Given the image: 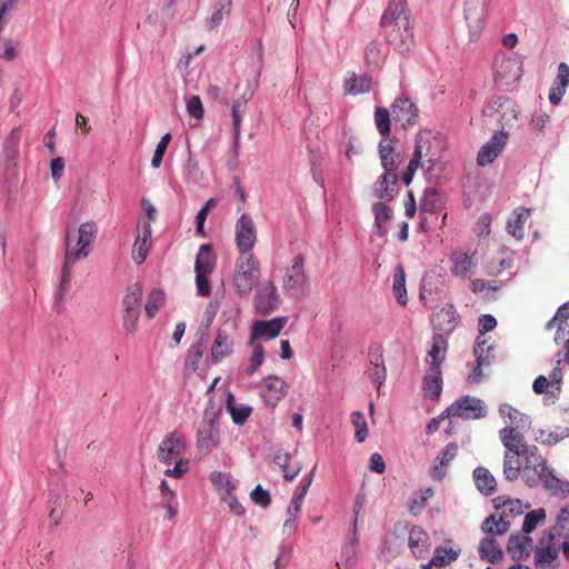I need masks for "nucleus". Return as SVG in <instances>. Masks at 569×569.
<instances>
[{
	"mask_svg": "<svg viewBox=\"0 0 569 569\" xmlns=\"http://www.w3.org/2000/svg\"><path fill=\"white\" fill-rule=\"evenodd\" d=\"M186 437L177 431L167 433L160 441L157 449V459L167 465L163 471L166 476L181 479L189 468V460L186 458Z\"/></svg>",
	"mask_w": 569,
	"mask_h": 569,
	"instance_id": "1",
	"label": "nucleus"
},
{
	"mask_svg": "<svg viewBox=\"0 0 569 569\" xmlns=\"http://www.w3.org/2000/svg\"><path fill=\"white\" fill-rule=\"evenodd\" d=\"M260 261L254 254H239L232 273V286L239 297H249L260 278Z\"/></svg>",
	"mask_w": 569,
	"mask_h": 569,
	"instance_id": "2",
	"label": "nucleus"
},
{
	"mask_svg": "<svg viewBox=\"0 0 569 569\" xmlns=\"http://www.w3.org/2000/svg\"><path fill=\"white\" fill-rule=\"evenodd\" d=\"M306 259L302 254L295 256L283 269L281 288L291 298H301L308 288V276L305 269Z\"/></svg>",
	"mask_w": 569,
	"mask_h": 569,
	"instance_id": "3",
	"label": "nucleus"
},
{
	"mask_svg": "<svg viewBox=\"0 0 569 569\" xmlns=\"http://www.w3.org/2000/svg\"><path fill=\"white\" fill-rule=\"evenodd\" d=\"M98 228L94 222L89 221L82 223L77 234L71 230L67 231L66 236V254L73 261L87 258L90 253V246L94 241Z\"/></svg>",
	"mask_w": 569,
	"mask_h": 569,
	"instance_id": "4",
	"label": "nucleus"
},
{
	"mask_svg": "<svg viewBox=\"0 0 569 569\" xmlns=\"http://www.w3.org/2000/svg\"><path fill=\"white\" fill-rule=\"evenodd\" d=\"M436 139L430 132H420L416 137V144L413 153L417 158H421L422 161L428 163L426 168V174L429 180H433L436 183L440 180L439 171L442 170L443 163L439 161L437 153L433 150V143Z\"/></svg>",
	"mask_w": 569,
	"mask_h": 569,
	"instance_id": "5",
	"label": "nucleus"
},
{
	"mask_svg": "<svg viewBox=\"0 0 569 569\" xmlns=\"http://www.w3.org/2000/svg\"><path fill=\"white\" fill-rule=\"evenodd\" d=\"M482 113L485 117L495 118L502 131H505V128L513 127L518 120L515 101L503 96L493 98L485 107Z\"/></svg>",
	"mask_w": 569,
	"mask_h": 569,
	"instance_id": "6",
	"label": "nucleus"
},
{
	"mask_svg": "<svg viewBox=\"0 0 569 569\" xmlns=\"http://www.w3.org/2000/svg\"><path fill=\"white\" fill-rule=\"evenodd\" d=\"M234 233L239 254H253L252 249L257 242L258 231L252 217L247 213L241 214L236 222Z\"/></svg>",
	"mask_w": 569,
	"mask_h": 569,
	"instance_id": "7",
	"label": "nucleus"
},
{
	"mask_svg": "<svg viewBox=\"0 0 569 569\" xmlns=\"http://www.w3.org/2000/svg\"><path fill=\"white\" fill-rule=\"evenodd\" d=\"M237 328V320L233 317H228L224 321V328H220L217 331L216 339L211 347L212 361L218 363L223 358L230 356L233 350V337L232 333Z\"/></svg>",
	"mask_w": 569,
	"mask_h": 569,
	"instance_id": "8",
	"label": "nucleus"
},
{
	"mask_svg": "<svg viewBox=\"0 0 569 569\" xmlns=\"http://www.w3.org/2000/svg\"><path fill=\"white\" fill-rule=\"evenodd\" d=\"M522 463L523 481L531 488L538 486L540 475L547 471L549 466L538 453L536 446H530V448L522 453Z\"/></svg>",
	"mask_w": 569,
	"mask_h": 569,
	"instance_id": "9",
	"label": "nucleus"
},
{
	"mask_svg": "<svg viewBox=\"0 0 569 569\" xmlns=\"http://www.w3.org/2000/svg\"><path fill=\"white\" fill-rule=\"evenodd\" d=\"M219 423L214 417L204 418L197 430L196 447L201 456H207L219 445Z\"/></svg>",
	"mask_w": 569,
	"mask_h": 569,
	"instance_id": "10",
	"label": "nucleus"
},
{
	"mask_svg": "<svg viewBox=\"0 0 569 569\" xmlns=\"http://www.w3.org/2000/svg\"><path fill=\"white\" fill-rule=\"evenodd\" d=\"M493 67L495 80L502 84L516 83L522 76V64L516 58L497 56Z\"/></svg>",
	"mask_w": 569,
	"mask_h": 569,
	"instance_id": "11",
	"label": "nucleus"
},
{
	"mask_svg": "<svg viewBox=\"0 0 569 569\" xmlns=\"http://www.w3.org/2000/svg\"><path fill=\"white\" fill-rule=\"evenodd\" d=\"M380 26L387 29V33L411 26L407 3L405 1L390 2L380 19Z\"/></svg>",
	"mask_w": 569,
	"mask_h": 569,
	"instance_id": "12",
	"label": "nucleus"
},
{
	"mask_svg": "<svg viewBox=\"0 0 569 569\" xmlns=\"http://www.w3.org/2000/svg\"><path fill=\"white\" fill-rule=\"evenodd\" d=\"M260 389L264 403L273 408L286 397L289 386L278 376H268L261 380Z\"/></svg>",
	"mask_w": 569,
	"mask_h": 569,
	"instance_id": "13",
	"label": "nucleus"
},
{
	"mask_svg": "<svg viewBox=\"0 0 569 569\" xmlns=\"http://www.w3.org/2000/svg\"><path fill=\"white\" fill-rule=\"evenodd\" d=\"M473 355L476 357V365L468 376L471 383H479L482 380V367L489 366L492 356V346H490L485 336H478L473 347Z\"/></svg>",
	"mask_w": 569,
	"mask_h": 569,
	"instance_id": "14",
	"label": "nucleus"
},
{
	"mask_svg": "<svg viewBox=\"0 0 569 569\" xmlns=\"http://www.w3.org/2000/svg\"><path fill=\"white\" fill-rule=\"evenodd\" d=\"M392 119L400 122L402 128L415 126L418 121L419 109L409 98L400 97L391 104Z\"/></svg>",
	"mask_w": 569,
	"mask_h": 569,
	"instance_id": "15",
	"label": "nucleus"
},
{
	"mask_svg": "<svg viewBox=\"0 0 569 569\" xmlns=\"http://www.w3.org/2000/svg\"><path fill=\"white\" fill-rule=\"evenodd\" d=\"M280 301L277 288L273 282L269 281L261 284L254 296V306L261 315L272 312Z\"/></svg>",
	"mask_w": 569,
	"mask_h": 569,
	"instance_id": "16",
	"label": "nucleus"
},
{
	"mask_svg": "<svg viewBox=\"0 0 569 569\" xmlns=\"http://www.w3.org/2000/svg\"><path fill=\"white\" fill-rule=\"evenodd\" d=\"M507 141V133L499 130L493 133L488 142H486L478 152L477 163L481 167L490 164L502 151Z\"/></svg>",
	"mask_w": 569,
	"mask_h": 569,
	"instance_id": "17",
	"label": "nucleus"
},
{
	"mask_svg": "<svg viewBox=\"0 0 569 569\" xmlns=\"http://www.w3.org/2000/svg\"><path fill=\"white\" fill-rule=\"evenodd\" d=\"M499 437L507 452L522 455L530 448L526 443L521 430H517V428L505 427L499 431Z\"/></svg>",
	"mask_w": 569,
	"mask_h": 569,
	"instance_id": "18",
	"label": "nucleus"
},
{
	"mask_svg": "<svg viewBox=\"0 0 569 569\" xmlns=\"http://www.w3.org/2000/svg\"><path fill=\"white\" fill-rule=\"evenodd\" d=\"M398 192L397 172L385 171L377 180L375 194L380 201H391Z\"/></svg>",
	"mask_w": 569,
	"mask_h": 569,
	"instance_id": "19",
	"label": "nucleus"
},
{
	"mask_svg": "<svg viewBox=\"0 0 569 569\" xmlns=\"http://www.w3.org/2000/svg\"><path fill=\"white\" fill-rule=\"evenodd\" d=\"M372 89V77L363 74L358 77L356 72H347L343 78V93L345 96H358L368 93Z\"/></svg>",
	"mask_w": 569,
	"mask_h": 569,
	"instance_id": "20",
	"label": "nucleus"
},
{
	"mask_svg": "<svg viewBox=\"0 0 569 569\" xmlns=\"http://www.w3.org/2000/svg\"><path fill=\"white\" fill-rule=\"evenodd\" d=\"M252 96L253 91L247 89L239 98L232 102L231 114L233 124L234 152H238L239 149L241 114L246 112L247 103L252 98Z\"/></svg>",
	"mask_w": 569,
	"mask_h": 569,
	"instance_id": "21",
	"label": "nucleus"
},
{
	"mask_svg": "<svg viewBox=\"0 0 569 569\" xmlns=\"http://www.w3.org/2000/svg\"><path fill=\"white\" fill-rule=\"evenodd\" d=\"M284 323V318H273L268 321L258 320L252 326L251 340L259 338L273 339L281 332Z\"/></svg>",
	"mask_w": 569,
	"mask_h": 569,
	"instance_id": "22",
	"label": "nucleus"
},
{
	"mask_svg": "<svg viewBox=\"0 0 569 569\" xmlns=\"http://www.w3.org/2000/svg\"><path fill=\"white\" fill-rule=\"evenodd\" d=\"M539 483L552 496L565 498L569 495V482L558 478L550 467L540 475Z\"/></svg>",
	"mask_w": 569,
	"mask_h": 569,
	"instance_id": "23",
	"label": "nucleus"
},
{
	"mask_svg": "<svg viewBox=\"0 0 569 569\" xmlns=\"http://www.w3.org/2000/svg\"><path fill=\"white\" fill-rule=\"evenodd\" d=\"M446 197L436 187L426 188L420 199L419 209L421 213H433L445 207Z\"/></svg>",
	"mask_w": 569,
	"mask_h": 569,
	"instance_id": "24",
	"label": "nucleus"
},
{
	"mask_svg": "<svg viewBox=\"0 0 569 569\" xmlns=\"http://www.w3.org/2000/svg\"><path fill=\"white\" fill-rule=\"evenodd\" d=\"M429 541V535L421 527L415 526L410 529L408 546L417 558L427 556L430 547Z\"/></svg>",
	"mask_w": 569,
	"mask_h": 569,
	"instance_id": "25",
	"label": "nucleus"
},
{
	"mask_svg": "<svg viewBox=\"0 0 569 569\" xmlns=\"http://www.w3.org/2000/svg\"><path fill=\"white\" fill-rule=\"evenodd\" d=\"M381 166L385 171L397 172L400 163V153L390 140L383 139L378 146Z\"/></svg>",
	"mask_w": 569,
	"mask_h": 569,
	"instance_id": "26",
	"label": "nucleus"
},
{
	"mask_svg": "<svg viewBox=\"0 0 569 569\" xmlns=\"http://www.w3.org/2000/svg\"><path fill=\"white\" fill-rule=\"evenodd\" d=\"M532 539L527 535H511L507 543V552L513 560H521L529 556Z\"/></svg>",
	"mask_w": 569,
	"mask_h": 569,
	"instance_id": "27",
	"label": "nucleus"
},
{
	"mask_svg": "<svg viewBox=\"0 0 569 569\" xmlns=\"http://www.w3.org/2000/svg\"><path fill=\"white\" fill-rule=\"evenodd\" d=\"M441 416L446 418L442 423L446 435L457 433L462 426V399H457Z\"/></svg>",
	"mask_w": 569,
	"mask_h": 569,
	"instance_id": "28",
	"label": "nucleus"
},
{
	"mask_svg": "<svg viewBox=\"0 0 569 569\" xmlns=\"http://www.w3.org/2000/svg\"><path fill=\"white\" fill-rule=\"evenodd\" d=\"M388 40L400 53L410 51L413 46V32L411 26L389 31Z\"/></svg>",
	"mask_w": 569,
	"mask_h": 569,
	"instance_id": "29",
	"label": "nucleus"
},
{
	"mask_svg": "<svg viewBox=\"0 0 569 569\" xmlns=\"http://www.w3.org/2000/svg\"><path fill=\"white\" fill-rule=\"evenodd\" d=\"M151 247V226L147 222L143 226L142 233H138L137 239L132 247V259L136 264H141L149 252Z\"/></svg>",
	"mask_w": 569,
	"mask_h": 569,
	"instance_id": "30",
	"label": "nucleus"
},
{
	"mask_svg": "<svg viewBox=\"0 0 569 569\" xmlns=\"http://www.w3.org/2000/svg\"><path fill=\"white\" fill-rule=\"evenodd\" d=\"M530 210L523 207L515 209L512 216L507 221V231L517 240L525 237V223L528 219Z\"/></svg>",
	"mask_w": 569,
	"mask_h": 569,
	"instance_id": "31",
	"label": "nucleus"
},
{
	"mask_svg": "<svg viewBox=\"0 0 569 569\" xmlns=\"http://www.w3.org/2000/svg\"><path fill=\"white\" fill-rule=\"evenodd\" d=\"M372 211L375 213L377 234L385 237L389 231V221L393 217V211L389 206L385 204L383 201L373 203Z\"/></svg>",
	"mask_w": 569,
	"mask_h": 569,
	"instance_id": "32",
	"label": "nucleus"
},
{
	"mask_svg": "<svg viewBox=\"0 0 569 569\" xmlns=\"http://www.w3.org/2000/svg\"><path fill=\"white\" fill-rule=\"evenodd\" d=\"M216 264V254L212 246L209 243L201 244L194 261V271L203 273H212Z\"/></svg>",
	"mask_w": 569,
	"mask_h": 569,
	"instance_id": "33",
	"label": "nucleus"
},
{
	"mask_svg": "<svg viewBox=\"0 0 569 569\" xmlns=\"http://www.w3.org/2000/svg\"><path fill=\"white\" fill-rule=\"evenodd\" d=\"M423 390L431 399H437L442 391V377L441 369L433 367L429 368L423 377Z\"/></svg>",
	"mask_w": 569,
	"mask_h": 569,
	"instance_id": "34",
	"label": "nucleus"
},
{
	"mask_svg": "<svg viewBox=\"0 0 569 569\" xmlns=\"http://www.w3.org/2000/svg\"><path fill=\"white\" fill-rule=\"evenodd\" d=\"M537 569H557L559 566L558 550L555 547L537 548L535 551Z\"/></svg>",
	"mask_w": 569,
	"mask_h": 569,
	"instance_id": "35",
	"label": "nucleus"
},
{
	"mask_svg": "<svg viewBox=\"0 0 569 569\" xmlns=\"http://www.w3.org/2000/svg\"><path fill=\"white\" fill-rule=\"evenodd\" d=\"M21 140L20 128H13L2 142V153L7 161L16 162L19 158Z\"/></svg>",
	"mask_w": 569,
	"mask_h": 569,
	"instance_id": "36",
	"label": "nucleus"
},
{
	"mask_svg": "<svg viewBox=\"0 0 569 569\" xmlns=\"http://www.w3.org/2000/svg\"><path fill=\"white\" fill-rule=\"evenodd\" d=\"M459 446L455 442H449L442 452L439 465H436L431 471L430 477L433 480H441L445 477V468L458 456Z\"/></svg>",
	"mask_w": 569,
	"mask_h": 569,
	"instance_id": "37",
	"label": "nucleus"
},
{
	"mask_svg": "<svg viewBox=\"0 0 569 569\" xmlns=\"http://www.w3.org/2000/svg\"><path fill=\"white\" fill-rule=\"evenodd\" d=\"M142 295L143 290L140 283L136 282L129 286L122 299L121 310L141 311Z\"/></svg>",
	"mask_w": 569,
	"mask_h": 569,
	"instance_id": "38",
	"label": "nucleus"
},
{
	"mask_svg": "<svg viewBox=\"0 0 569 569\" xmlns=\"http://www.w3.org/2000/svg\"><path fill=\"white\" fill-rule=\"evenodd\" d=\"M473 480L477 489L485 496L491 495L496 489V479L483 467H478L473 471Z\"/></svg>",
	"mask_w": 569,
	"mask_h": 569,
	"instance_id": "39",
	"label": "nucleus"
},
{
	"mask_svg": "<svg viewBox=\"0 0 569 569\" xmlns=\"http://www.w3.org/2000/svg\"><path fill=\"white\" fill-rule=\"evenodd\" d=\"M479 555L482 559L491 563L498 562L503 557V551L497 540L492 537H486L479 545Z\"/></svg>",
	"mask_w": 569,
	"mask_h": 569,
	"instance_id": "40",
	"label": "nucleus"
},
{
	"mask_svg": "<svg viewBox=\"0 0 569 569\" xmlns=\"http://www.w3.org/2000/svg\"><path fill=\"white\" fill-rule=\"evenodd\" d=\"M447 351V341L442 335H436L432 340V346L428 352L427 362L429 368L437 367L440 369L442 361L445 360Z\"/></svg>",
	"mask_w": 569,
	"mask_h": 569,
	"instance_id": "41",
	"label": "nucleus"
},
{
	"mask_svg": "<svg viewBox=\"0 0 569 569\" xmlns=\"http://www.w3.org/2000/svg\"><path fill=\"white\" fill-rule=\"evenodd\" d=\"M522 455L513 452H505L503 457V476L508 481H515L519 478L522 467Z\"/></svg>",
	"mask_w": 569,
	"mask_h": 569,
	"instance_id": "42",
	"label": "nucleus"
},
{
	"mask_svg": "<svg viewBox=\"0 0 569 569\" xmlns=\"http://www.w3.org/2000/svg\"><path fill=\"white\" fill-rule=\"evenodd\" d=\"M487 413L488 408L481 399L465 395V420L481 419Z\"/></svg>",
	"mask_w": 569,
	"mask_h": 569,
	"instance_id": "43",
	"label": "nucleus"
},
{
	"mask_svg": "<svg viewBox=\"0 0 569 569\" xmlns=\"http://www.w3.org/2000/svg\"><path fill=\"white\" fill-rule=\"evenodd\" d=\"M460 555V549H455L451 547H438L435 549L433 556L429 566L435 567H445L452 561H456Z\"/></svg>",
	"mask_w": 569,
	"mask_h": 569,
	"instance_id": "44",
	"label": "nucleus"
},
{
	"mask_svg": "<svg viewBox=\"0 0 569 569\" xmlns=\"http://www.w3.org/2000/svg\"><path fill=\"white\" fill-rule=\"evenodd\" d=\"M509 526L510 523L506 520L505 515L499 517L491 515L482 522V530L490 535H503L508 531Z\"/></svg>",
	"mask_w": 569,
	"mask_h": 569,
	"instance_id": "45",
	"label": "nucleus"
},
{
	"mask_svg": "<svg viewBox=\"0 0 569 569\" xmlns=\"http://www.w3.org/2000/svg\"><path fill=\"white\" fill-rule=\"evenodd\" d=\"M509 526L510 523L506 520L505 515L499 517L491 515L482 522V530L490 535H503L508 531Z\"/></svg>",
	"mask_w": 569,
	"mask_h": 569,
	"instance_id": "46",
	"label": "nucleus"
},
{
	"mask_svg": "<svg viewBox=\"0 0 569 569\" xmlns=\"http://www.w3.org/2000/svg\"><path fill=\"white\" fill-rule=\"evenodd\" d=\"M556 536L569 540V506L560 509L556 526L550 529L549 538L552 540Z\"/></svg>",
	"mask_w": 569,
	"mask_h": 569,
	"instance_id": "47",
	"label": "nucleus"
},
{
	"mask_svg": "<svg viewBox=\"0 0 569 569\" xmlns=\"http://www.w3.org/2000/svg\"><path fill=\"white\" fill-rule=\"evenodd\" d=\"M166 296L161 289L150 291L144 305V311L149 319H153L159 309L164 305Z\"/></svg>",
	"mask_w": 569,
	"mask_h": 569,
	"instance_id": "48",
	"label": "nucleus"
},
{
	"mask_svg": "<svg viewBox=\"0 0 569 569\" xmlns=\"http://www.w3.org/2000/svg\"><path fill=\"white\" fill-rule=\"evenodd\" d=\"M227 409L232 417V421L239 426H242L247 421L252 411V409L248 406L237 407L234 405V398L231 393L227 399Z\"/></svg>",
	"mask_w": 569,
	"mask_h": 569,
	"instance_id": "49",
	"label": "nucleus"
},
{
	"mask_svg": "<svg viewBox=\"0 0 569 569\" xmlns=\"http://www.w3.org/2000/svg\"><path fill=\"white\" fill-rule=\"evenodd\" d=\"M406 274L401 266H398L393 276V292L397 301L405 306L407 303Z\"/></svg>",
	"mask_w": 569,
	"mask_h": 569,
	"instance_id": "50",
	"label": "nucleus"
},
{
	"mask_svg": "<svg viewBox=\"0 0 569 569\" xmlns=\"http://www.w3.org/2000/svg\"><path fill=\"white\" fill-rule=\"evenodd\" d=\"M390 116H392L390 113V111L383 107H379L375 111L376 128H377L378 132L385 138L388 137L390 133V124H391Z\"/></svg>",
	"mask_w": 569,
	"mask_h": 569,
	"instance_id": "51",
	"label": "nucleus"
},
{
	"mask_svg": "<svg viewBox=\"0 0 569 569\" xmlns=\"http://www.w3.org/2000/svg\"><path fill=\"white\" fill-rule=\"evenodd\" d=\"M568 436H569L568 429H561V430H555V431H545L542 429H539L535 433V439H536V441H538L542 445L551 446V445H556L561 439H563Z\"/></svg>",
	"mask_w": 569,
	"mask_h": 569,
	"instance_id": "52",
	"label": "nucleus"
},
{
	"mask_svg": "<svg viewBox=\"0 0 569 569\" xmlns=\"http://www.w3.org/2000/svg\"><path fill=\"white\" fill-rule=\"evenodd\" d=\"M546 519V510L543 508L535 509L526 513L522 531L528 535L532 532L537 526Z\"/></svg>",
	"mask_w": 569,
	"mask_h": 569,
	"instance_id": "53",
	"label": "nucleus"
},
{
	"mask_svg": "<svg viewBox=\"0 0 569 569\" xmlns=\"http://www.w3.org/2000/svg\"><path fill=\"white\" fill-rule=\"evenodd\" d=\"M453 315L450 308H442L432 315L431 321L433 327L441 331H450Z\"/></svg>",
	"mask_w": 569,
	"mask_h": 569,
	"instance_id": "54",
	"label": "nucleus"
},
{
	"mask_svg": "<svg viewBox=\"0 0 569 569\" xmlns=\"http://www.w3.org/2000/svg\"><path fill=\"white\" fill-rule=\"evenodd\" d=\"M351 422L355 427V437L358 442H363L368 436V425L366 421V417L360 411H355L351 413Z\"/></svg>",
	"mask_w": 569,
	"mask_h": 569,
	"instance_id": "55",
	"label": "nucleus"
},
{
	"mask_svg": "<svg viewBox=\"0 0 569 569\" xmlns=\"http://www.w3.org/2000/svg\"><path fill=\"white\" fill-rule=\"evenodd\" d=\"M557 367L550 373V389L548 396L553 400L558 399L561 393V382H562V369L560 368L561 360L557 361Z\"/></svg>",
	"mask_w": 569,
	"mask_h": 569,
	"instance_id": "56",
	"label": "nucleus"
},
{
	"mask_svg": "<svg viewBox=\"0 0 569 569\" xmlns=\"http://www.w3.org/2000/svg\"><path fill=\"white\" fill-rule=\"evenodd\" d=\"M428 163L421 160V158H417V156L412 154L406 170L401 174V180L406 186H409L413 179L416 171L421 168L426 170Z\"/></svg>",
	"mask_w": 569,
	"mask_h": 569,
	"instance_id": "57",
	"label": "nucleus"
},
{
	"mask_svg": "<svg viewBox=\"0 0 569 569\" xmlns=\"http://www.w3.org/2000/svg\"><path fill=\"white\" fill-rule=\"evenodd\" d=\"M229 7L230 2L223 1H219L214 4L212 16L207 22L209 30L218 27L222 22L223 17L229 13Z\"/></svg>",
	"mask_w": 569,
	"mask_h": 569,
	"instance_id": "58",
	"label": "nucleus"
},
{
	"mask_svg": "<svg viewBox=\"0 0 569 569\" xmlns=\"http://www.w3.org/2000/svg\"><path fill=\"white\" fill-rule=\"evenodd\" d=\"M139 316L140 311L121 310L122 328L128 335L137 332Z\"/></svg>",
	"mask_w": 569,
	"mask_h": 569,
	"instance_id": "59",
	"label": "nucleus"
},
{
	"mask_svg": "<svg viewBox=\"0 0 569 569\" xmlns=\"http://www.w3.org/2000/svg\"><path fill=\"white\" fill-rule=\"evenodd\" d=\"M264 360V351L262 346H253L252 355L250 357V366L247 368V373L252 376Z\"/></svg>",
	"mask_w": 569,
	"mask_h": 569,
	"instance_id": "60",
	"label": "nucleus"
},
{
	"mask_svg": "<svg viewBox=\"0 0 569 569\" xmlns=\"http://www.w3.org/2000/svg\"><path fill=\"white\" fill-rule=\"evenodd\" d=\"M187 111L192 118L197 120L203 118L204 110L199 96H192L188 99Z\"/></svg>",
	"mask_w": 569,
	"mask_h": 569,
	"instance_id": "61",
	"label": "nucleus"
},
{
	"mask_svg": "<svg viewBox=\"0 0 569 569\" xmlns=\"http://www.w3.org/2000/svg\"><path fill=\"white\" fill-rule=\"evenodd\" d=\"M381 51V44L378 41H371L365 49V61L368 66L377 64Z\"/></svg>",
	"mask_w": 569,
	"mask_h": 569,
	"instance_id": "62",
	"label": "nucleus"
},
{
	"mask_svg": "<svg viewBox=\"0 0 569 569\" xmlns=\"http://www.w3.org/2000/svg\"><path fill=\"white\" fill-rule=\"evenodd\" d=\"M202 358V348L200 346H193L189 349L187 359H186V369L196 371L199 367L200 360Z\"/></svg>",
	"mask_w": 569,
	"mask_h": 569,
	"instance_id": "63",
	"label": "nucleus"
},
{
	"mask_svg": "<svg viewBox=\"0 0 569 569\" xmlns=\"http://www.w3.org/2000/svg\"><path fill=\"white\" fill-rule=\"evenodd\" d=\"M251 499L252 501L262 507L266 508L271 503L270 495L267 490H264L260 485H258L251 492Z\"/></svg>",
	"mask_w": 569,
	"mask_h": 569,
	"instance_id": "64",
	"label": "nucleus"
}]
</instances>
